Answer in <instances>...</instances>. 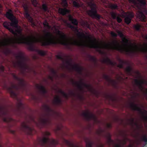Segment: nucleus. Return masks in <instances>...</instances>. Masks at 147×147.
<instances>
[{
  "mask_svg": "<svg viewBox=\"0 0 147 147\" xmlns=\"http://www.w3.org/2000/svg\"><path fill=\"white\" fill-rule=\"evenodd\" d=\"M10 50L8 48H7L5 50V51L4 52L5 53L6 55H7L9 54L10 53Z\"/></svg>",
  "mask_w": 147,
  "mask_h": 147,
  "instance_id": "nucleus-42",
  "label": "nucleus"
},
{
  "mask_svg": "<svg viewBox=\"0 0 147 147\" xmlns=\"http://www.w3.org/2000/svg\"><path fill=\"white\" fill-rule=\"evenodd\" d=\"M84 24H87V25L88 26V28H89V25H88V23L87 22H86V23H85Z\"/></svg>",
  "mask_w": 147,
  "mask_h": 147,
  "instance_id": "nucleus-61",
  "label": "nucleus"
},
{
  "mask_svg": "<svg viewBox=\"0 0 147 147\" xmlns=\"http://www.w3.org/2000/svg\"><path fill=\"white\" fill-rule=\"evenodd\" d=\"M146 92H145L146 94H147V88L146 89Z\"/></svg>",
  "mask_w": 147,
  "mask_h": 147,
  "instance_id": "nucleus-63",
  "label": "nucleus"
},
{
  "mask_svg": "<svg viewBox=\"0 0 147 147\" xmlns=\"http://www.w3.org/2000/svg\"><path fill=\"white\" fill-rule=\"evenodd\" d=\"M119 78H120V79H123V78L122 77H121V76H119Z\"/></svg>",
  "mask_w": 147,
  "mask_h": 147,
  "instance_id": "nucleus-64",
  "label": "nucleus"
},
{
  "mask_svg": "<svg viewBox=\"0 0 147 147\" xmlns=\"http://www.w3.org/2000/svg\"><path fill=\"white\" fill-rule=\"evenodd\" d=\"M62 100L58 96L56 97L54 101V103L57 105H60L62 103Z\"/></svg>",
  "mask_w": 147,
  "mask_h": 147,
  "instance_id": "nucleus-27",
  "label": "nucleus"
},
{
  "mask_svg": "<svg viewBox=\"0 0 147 147\" xmlns=\"http://www.w3.org/2000/svg\"><path fill=\"white\" fill-rule=\"evenodd\" d=\"M45 135L47 136H49L50 135V133L49 132H46L45 133Z\"/></svg>",
  "mask_w": 147,
  "mask_h": 147,
  "instance_id": "nucleus-51",
  "label": "nucleus"
},
{
  "mask_svg": "<svg viewBox=\"0 0 147 147\" xmlns=\"http://www.w3.org/2000/svg\"><path fill=\"white\" fill-rule=\"evenodd\" d=\"M98 147H104V145L100 144L98 146Z\"/></svg>",
  "mask_w": 147,
  "mask_h": 147,
  "instance_id": "nucleus-57",
  "label": "nucleus"
},
{
  "mask_svg": "<svg viewBox=\"0 0 147 147\" xmlns=\"http://www.w3.org/2000/svg\"><path fill=\"white\" fill-rule=\"evenodd\" d=\"M61 5L63 7L67 8L68 4L67 0H61Z\"/></svg>",
  "mask_w": 147,
  "mask_h": 147,
  "instance_id": "nucleus-31",
  "label": "nucleus"
},
{
  "mask_svg": "<svg viewBox=\"0 0 147 147\" xmlns=\"http://www.w3.org/2000/svg\"><path fill=\"white\" fill-rule=\"evenodd\" d=\"M51 72L53 75L55 76L57 75V72L56 70L53 69H51Z\"/></svg>",
  "mask_w": 147,
  "mask_h": 147,
  "instance_id": "nucleus-44",
  "label": "nucleus"
},
{
  "mask_svg": "<svg viewBox=\"0 0 147 147\" xmlns=\"http://www.w3.org/2000/svg\"><path fill=\"white\" fill-rule=\"evenodd\" d=\"M64 92L62 90L60 89V90H59V92L61 93V94H63V93H64Z\"/></svg>",
  "mask_w": 147,
  "mask_h": 147,
  "instance_id": "nucleus-52",
  "label": "nucleus"
},
{
  "mask_svg": "<svg viewBox=\"0 0 147 147\" xmlns=\"http://www.w3.org/2000/svg\"><path fill=\"white\" fill-rule=\"evenodd\" d=\"M32 4L35 6H37L38 4V2L36 0H31Z\"/></svg>",
  "mask_w": 147,
  "mask_h": 147,
  "instance_id": "nucleus-41",
  "label": "nucleus"
},
{
  "mask_svg": "<svg viewBox=\"0 0 147 147\" xmlns=\"http://www.w3.org/2000/svg\"><path fill=\"white\" fill-rule=\"evenodd\" d=\"M108 141L109 142H113V141L110 138H109L108 140Z\"/></svg>",
  "mask_w": 147,
  "mask_h": 147,
  "instance_id": "nucleus-55",
  "label": "nucleus"
},
{
  "mask_svg": "<svg viewBox=\"0 0 147 147\" xmlns=\"http://www.w3.org/2000/svg\"><path fill=\"white\" fill-rule=\"evenodd\" d=\"M134 82L135 85L141 90H142L143 88V85L146 84L147 83V82L146 80H139L138 79H135Z\"/></svg>",
  "mask_w": 147,
  "mask_h": 147,
  "instance_id": "nucleus-16",
  "label": "nucleus"
},
{
  "mask_svg": "<svg viewBox=\"0 0 147 147\" xmlns=\"http://www.w3.org/2000/svg\"><path fill=\"white\" fill-rule=\"evenodd\" d=\"M65 144L69 147H79V146L76 144H74L72 142H71L68 140H65Z\"/></svg>",
  "mask_w": 147,
  "mask_h": 147,
  "instance_id": "nucleus-26",
  "label": "nucleus"
},
{
  "mask_svg": "<svg viewBox=\"0 0 147 147\" xmlns=\"http://www.w3.org/2000/svg\"><path fill=\"white\" fill-rule=\"evenodd\" d=\"M79 97L80 99H82V96L80 95H79Z\"/></svg>",
  "mask_w": 147,
  "mask_h": 147,
  "instance_id": "nucleus-60",
  "label": "nucleus"
},
{
  "mask_svg": "<svg viewBox=\"0 0 147 147\" xmlns=\"http://www.w3.org/2000/svg\"><path fill=\"white\" fill-rule=\"evenodd\" d=\"M20 107H22L23 106V104L21 103H20Z\"/></svg>",
  "mask_w": 147,
  "mask_h": 147,
  "instance_id": "nucleus-59",
  "label": "nucleus"
},
{
  "mask_svg": "<svg viewBox=\"0 0 147 147\" xmlns=\"http://www.w3.org/2000/svg\"><path fill=\"white\" fill-rule=\"evenodd\" d=\"M70 94L72 96H75V94L73 91H71L70 92Z\"/></svg>",
  "mask_w": 147,
  "mask_h": 147,
  "instance_id": "nucleus-53",
  "label": "nucleus"
},
{
  "mask_svg": "<svg viewBox=\"0 0 147 147\" xmlns=\"http://www.w3.org/2000/svg\"><path fill=\"white\" fill-rule=\"evenodd\" d=\"M56 57L57 59L61 60L63 61H64V58L61 55H57L56 56Z\"/></svg>",
  "mask_w": 147,
  "mask_h": 147,
  "instance_id": "nucleus-40",
  "label": "nucleus"
},
{
  "mask_svg": "<svg viewBox=\"0 0 147 147\" xmlns=\"http://www.w3.org/2000/svg\"><path fill=\"white\" fill-rule=\"evenodd\" d=\"M130 108L133 110L139 111L142 115L143 119L145 122H147V111L144 110L143 111L142 109L138 105L134 102H131L129 105Z\"/></svg>",
  "mask_w": 147,
  "mask_h": 147,
  "instance_id": "nucleus-9",
  "label": "nucleus"
},
{
  "mask_svg": "<svg viewBox=\"0 0 147 147\" xmlns=\"http://www.w3.org/2000/svg\"><path fill=\"white\" fill-rule=\"evenodd\" d=\"M43 24L45 27L47 28L48 29H50L51 28V26L49 24L47 20H45Z\"/></svg>",
  "mask_w": 147,
  "mask_h": 147,
  "instance_id": "nucleus-37",
  "label": "nucleus"
},
{
  "mask_svg": "<svg viewBox=\"0 0 147 147\" xmlns=\"http://www.w3.org/2000/svg\"><path fill=\"white\" fill-rule=\"evenodd\" d=\"M127 138H125V139L123 140V145H124L125 144L127 143Z\"/></svg>",
  "mask_w": 147,
  "mask_h": 147,
  "instance_id": "nucleus-48",
  "label": "nucleus"
},
{
  "mask_svg": "<svg viewBox=\"0 0 147 147\" xmlns=\"http://www.w3.org/2000/svg\"><path fill=\"white\" fill-rule=\"evenodd\" d=\"M109 6V7L112 9H118V6L116 4H111Z\"/></svg>",
  "mask_w": 147,
  "mask_h": 147,
  "instance_id": "nucleus-32",
  "label": "nucleus"
},
{
  "mask_svg": "<svg viewBox=\"0 0 147 147\" xmlns=\"http://www.w3.org/2000/svg\"><path fill=\"white\" fill-rule=\"evenodd\" d=\"M16 57L18 60L17 63L21 69L22 73L24 74L26 72H29L30 70V68L25 62L26 59L24 53L22 52H20L19 55H16Z\"/></svg>",
  "mask_w": 147,
  "mask_h": 147,
  "instance_id": "nucleus-6",
  "label": "nucleus"
},
{
  "mask_svg": "<svg viewBox=\"0 0 147 147\" xmlns=\"http://www.w3.org/2000/svg\"><path fill=\"white\" fill-rule=\"evenodd\" d=\"M73 4L74 6L76 7L79 8L81 6L79 3L76 1H74L73 2Z\"/></svg>",
  "mask_w": 147,
  "mask_h": 147,
  "instance_id": "nucleus-36",
  "label": "nucleus"
},
{
  "mask_svg": "<svg viewBox=\"0 0 147 147\" xmlns=\"http://www.w3.org/2000/svg\"><path fill=\"white\" fill-rule=\"evenodd\" d=\"M110 34L113 37H116L117 36V35L116 33L112 31L111 32Z\"/></svg>",
  "mask_w": 147,
  "mask_h": 147,
  "instance_id": "nucleus-45",
  "label": "nucleus"
},
{
  "mask_svg": "<svg viewBox=\"0 0 147 147\" xmlns=\"http://www.w3.org/2000/svg\"><path fill=\"white\" fill-rule=\"evenodd\" d=\"M72 83L73 85L76 86L81 91H82L83 90V86L90 90H91V86L90 85L85 84L82 82V81L78 82H75L73 80H72Z\"/></svg>",
  "mask_w": 147,
  "mask_h": 147,
  "instance_id": "nucleus-13",
  "label": "nucleus"
},
{
  "mask_svg": "<svg viewBox=\"0 0 147 147\" xmlns=\"http://www.w3.org/2000/svg\"><path fill=\"white\" fill-rule=\"evenodd\" d=\"M31 120H32L34 123H36V122L35 121V120L33 118H31Z\"/></svg>",
  "mask_w": 147,
  "mask_h": 147,
  "instance_id": "nucleus-58",
  "label": "nucleus"
},
{
  "mask_svg": "<svg viewBox=\"0 0 147 147\" xmlns=\"http://www.w3.org/2000/svg\"><path fill=\"white\" fill-rule=\"evenodd\" d=\"M93 143L90 141H87L86 142V147H92Z\"/></svg>",
  "mask_w": 147,
  "mask_h": 147,
  "instance_id": "nucleus-39",
  "label": "nucleus"
},
{
  "mask_svg": "<svg viewBox=\"0 0 147 147\" xmlns=\"http://www.w3.org/2000/svg\"><path fill=\"white\" fill-rule=\"evenodd\" d=\"M145 38L147 40V34L145 36Z\"/></svg>",
  "mask_w": 147,
  "mask_h": 147,
  "instance_id": "nucleus-62",
  "label": "nucleus"
},
{
  "mask_svg": "<svg viewBox=\"0 0 147 147\" xmlns=\"http://www.w3.org/2000/svg\"><path fill=\"white\" fill-rule=\"evenodd\" d=\"M106 126L108 128H111L112 127V124L111 123H107Z\"/></svg>",
  "mask_w": 147,
  "mask_h": 147,
  "instance_id": "nucleus-47",
  "label": "nucleus"
},
{
  "mask_svg": "<svg viewBox=\"0 0 147 147\" xmlns=\"http://www.w3.org/2000/svg\"><path fill=\"white\" fill-rule=\"evenodd\" d=\"M9 114V111L4 105H0V117L6 116Z\"/></svg>",
  "mask_w": 147,
  "mask_h": 147,
  "instance_id": "nucleus-15",
  "label": "nucleus"
},
{
  "mask_svg": "<svg viewBox=\"0 0 147 147\" xmlns=\"http://www.w3.org/2000/svg\"><path fill=\"white\" fill-rule=\"evenodd\" d=\"M141 140L144 142L145 145L147 144V135L146 134L144 135L141 137Z\"/></svg>",
  "mask_w": 147,
  "mask_h": 147,
  "instance_id": "nucleus-33",
  "label": "nucleus"
},
{
  "mask_svg": "<svg viewBox=\"0 0 147 147\" xmlns=\"http://www.w3.org/2000/svg\"><path fill=\"white\" fill-rule=\"evenodd\" d=\"M49 78L52 81H53V76H49Z\"/></svg>",
  "mask_w": 147,
  "mask_h": 147,
  "instance_id": "nucleus-54",
  "label": "nucleus"
},
{
  "mask_svg": "<svg viewBox=\"0 0 147 147\" xmlns=\"http://www.w3.org/2000/svg\"><path fill=\"white\" fill-rule=\"evenodd\" d=\"M130 124L133 126L135 125L136 126L137 128L138 129H140V125L137 122H134V118H131L129 119Z\"/></svg>",
  "mask_w": 147,
  "mask_h": 147,
  "instance_id": "nucleus-24",
  "label": "nucleus"
},
{
  "mask_svg": "<svg viewBox=\"0 0 147 147\" xmlns=\"http://www.w3.org/2000/svg\"><path fill=\"white\" fill-rule=\"evenodd\" d=\"M62 95L66 98L67 99H68L69 98V95L68 94L65 92H64V93H63Z\"/></svg>",
  "mask_w": 147,
  "mask_h": 147,
  "instance_id": "nucleus-46",
  "label": "nucleus"
},
{
  "mask_svg": "<svg viewBox=\"0 0 147 147\" xmlns=\"http://www.w3.org/2000/svg\"><path fill=\"white\" fill-rule=\"evenodd\" d=\"M6 16L11 22V23L5 22L3 23L4 27L8 29L11 33L17 37L14 39H6L4 42H0V46L5 47L11 44L12 46L15 47V44H24L28 45L29 50L34 51L42 56H44L46 55V52L40 50L35 48L34 44L39 43L42 46H48L51 45H55L58 43L64 45H67V44L62 40L57 41L55 40L52 38V35L49 32L46 31V34L45 37L42 39L37 38L31 33V35L27 38L22 34L21 30H17L14 31L11 26L16 28L18 27V21L16 17L12 13L11 10L7 12L6 13Z\"/></svg>",
  "mask_w": 147,
  "mask_h": 147,
  "instance_id": "nucleus-1",
  "label": "nucleus"
},
{
  "mask_svg": "<svg viewBox=\"0 0 147 147\" xmlns=\"http://www.w3.org/2000/svg\"><path fill=\"white\" fill-rule=\"evenodd\" d=\"M42 9L45 11L49 12V10L47 5L46 3H43L42 6Z\"/></svg>",
  "mask_w": 147,
  "mask_h": 147,
  "instance_id": "nucleus-30",
  "label": "nucleus"
},
{
  "mask_svg": "<svg viewBox=\"0 0 147 147\" xmlns=\"http://www.w3.org/2000/svg\"><path fill=\"white\" fill-rule=\"evenodd\" d=\"M23 8L24 10V15L26 18L29 22L31 23L32 26L33 27L36 26L35 23L34 22L32 17L29 14V11L28 6L26 4H24L23 5Z\"/></svg>",
  "mask_w": 147,
  "mask_h": 147,
  "instance_id": "nucleus-12",
  "label": "nucleus"
},
{
  "mask_svg": "<svg viewBox=\"0 0 147 147\" xmlns=\"http://www.w3.org/2000/svg\"><path fill=\"white\" fill-rule=\"evenodd\" d=\"M118 35L122 38V41L124 43V47L120 46L118 42L115 41L113 44L110 43L104 42L102 46H101L98 41L94 38V42L89 45L81 44V45L88 46L89 48H93L100 54H103L105 52L101 49H103L109 50H117L121 53L124 54L128 56H131L133 54L138 52H140L143 53H147V45L145 47L139 48L137 45L133 44L131 42L129 44V40L126 38L123 33L121 31H117Z\"/></svg>",
  "mask_w": 147,
  "mask_h": 147,
  "instance_id": "nucleus-2",
  "label": "nucleus"
},
{
  "mask_svg": "<svg viewBox=\"0 0 147 147\" xmlns=\"http://www.w3.org/2000/svg\"><path fill=\"white\" fill-rule=\"evenodd\" d=\"M88 57L90 61H92L95 63H96L97 60L94 57L88 55Z\"/></svg>",
  "mask_w": 147,
  "mask_h": 147,
  "instance_id": "nucleus-28",
  "label": "nucleus"
},
{
  "mask_svg": "<svg viewBox=\"0 0 147 147\" xmlns=\"http://www.w3.org/2000/svg\"><path fill=\"white\" fill-rule=\"evenodd\" d=\"M103 78L106 80L110 83L111 85L114 87H116L117 82L116 80L111 79L109 76L107 75L104 74L103 76Z\"/></svg>",
  "mask_w": 147,
  "mask_h": 147,
  "instance_id": "nucleus-18",
  "label": "nucleus"
},
{
  "mask_svg": "<svg viewBox=\"0 0 147 147\" xmlns=\"http://www.w3.org/2000/svg\"><path fill=\"white\" fill-rule=\"evenodd\" d=\"M82 115L87 121H90L92 120L95 122L97 121V118L96 116L93 114L90 113L88 111L83 112Z\"/></svg>",
  "mask_w": 147,
  "mask_h": 147,
  "instance_id": "nucleus-14",
  "label": "nucleus"
},
{
  "mask_svg": "<svg viewBox=\"0 0 147 147\" xmlns=\"http://www.w3.org/2000/svg\"><path fill=\"white\" fill-rule=\"evenodd\" d=\"M132 71V68L130 66L127 67L125 69V71L129 75L131 74V71Z\"/></svg>",
  "mask_w": 147,
  "mask_h": 147,
  "instance_id": "nucleus-35",
  "label": "nucleus"
},
{
  "mask_svg": "<svg viewBox=\"0 0 147 147\" xmlns=\"http://www.w3.org/2000/svg\"><path fill=\"white\" fill-rule=\"evenodd\" d=\"M29 123V121H28L23 122L21 125V129L26 134L32 135L33 134V132L36 131L33 127L30 126Z\"/></svg>",
  "mask_w": 147,
  "mask_h": 147,
  "instance_id": "nucleus-10",
  "label": "nucleus"
},
{
  "mask_svg": "<svg viewBox=\"0 0 147 147\" xmlns=\"http://www.w3.org/2000/svg\"><path fill=\"white\" fill-rule=\"evenodd\" d=\"M43 107L45 112L39 118L38 121L43 125L45 126L51 123V117L52 115L51 113H54V111L47 105H44Z\"/></svg>",
  "mask_w": 147,
  "mask_h": 147,
  "instance_id": "nucleus-5",
  "label": "nucleus"
},
{
  "mask_svg": "<svg viewBox=\"0 0 147 147\" xmlns=\"http://www.w3.org/2000/svg\"><path fill=\"white\" fill-rule=\"evenodd\" d=\"M58 12L60 14L64 16L67 13H69L70 11L67 9V8H59L58 9Z\"/></svg>",
  "mask_w": 147,
  "mask_h": 147,
  "instance_id": "nucleus-20",
  "label": "nucleus"
},
{
  "mask_svg": "<svg viewBox=\"0 0 147 147\" xmlns=\"http://www.w3.org/2000/svg\"><path fill=\"white\" fill-rule=\"evenodd\" d=\"M116 19L117 20V22L119 23H121L122 21V20L121 18L119 16H118L116 18Z\"/></svg>",
  "mask_w": 147,
  "mask_h": 147,
  "instance_id": "nucleus-43",
  "label": "nucleus"
},
{
  "mask_svg": "<svg viewBox=\"0 0 147 147\" xmlns=\"http://www.w3.org/2000/svg\"><path fill=\"white\" fill-rule=\"evenodd\" d=\"M134 28L135 30L137 31L140 32L142 30H143L144 27L141 25L137 24L134 26Z\"/></svg>",
  "mask_w": 147,
  "mask_h": 147,
  "instance_id": "nucleus-25",
  "label": "nucleus"
},
{
  "mask_svg": "<svg viewBox=\"0 0 147 147\" xmlns=\"http://www.w3.org/2000/svg\"><path fill=\"white\" fill-rule=\"evenodd\" d=\"M67 26L68 27L77 32V35L79 37L82 38L81 41L80 42L77 40H74L72 42H69L68 41V38L66 35L63 32L58 30L57 31V33L60 36V38L57 40L55 39L54 36L50 33L53 35L52 38L55 40L57 41L62 40V41L66 43L67 44V45H64L60 44L58 43L56 45H56L58 44H60L66 46L68 48H69L70 45H72L79 47H87L89 48L88 46L81 45V44H85L86 45L90 44L92 43V42H93L94 40H92L91 38L89 36H86L84 33L79 32L78 29V27L74 26L69 23L67 24Z\"/></svg>",
  "mask_w": 147,
  "mask_h": 147,
  "instance_id": "nucleus-3",
  "label": "nucleus"
},
{
  "mask_svg": "<svg viewBox=\"0 0 147 147\" xmlns=\"http://www.w3.org/2000/svg\"><path fill=\"white\" fill-rule=\"evenodd\" d=\"M38 143L43 147H50L58 144V142L53 139H51L48 138L44 137L39 139Z\"/></svg>",
  "mask_w": 147,
  "mask_h": 147,
  "instance_id": "nucleus-8",
  "label": "nucleus"
},
{
  "mask_svg": "<svg viewBox=\"0 0 147 147\" xmlns=\"http://www.w3.org/2000/svg\"><path fill=\"white\" fill-rule=\"evenodd\" d=\"M115 147H122V146L120 144H117L116 145Z\"/></svg>",
  "mask_w": 147,
  "mask_h": 147,
  "instance_id": "nucleus-56",
  "label": "nucleus"
},
{
  "mask_svg": "<svg viewBox=\"0 0 147 147\" xmlns=\"http://www.w3.org/2000/svg\"><path fill=\"white\" fill-rule=\"evenodd\" d=\"M137 7L139 9L138 13V16L140 19V20L142 21L145 22L146 20V17L145 14L147 15V9L146 8H144L143 9H141L142 7H145L146 4L145 6H141L140 7H138L140 6V5L139 4V3L137 2V3L136 4Z\"/></svg>",
  "mask_w": 147,
  "mask_h": 147,
  "instance_id": "nucleus-11",
  "label": "nucleus"
},
{
  "mask_svg": "<svg viewBox=\"0 0 147 147\" xmlns=\"http://www.w3.org/2000/svg\"><path fill=\"white\" fill-rule=\"evenodd\" d=\"M102 62L107 64H109L112 66H114L116 64V63H114L108 57L102 60Z\"/></svg>",
  "mask_w": 147,
  "mask_h": 147,
  "instance_id": "nucleus-21",
  "label": "nucleus"
},
{
  "mask_svg": "<svg viewBox=\"0 0 147 147\" xmlns=\"http://www.w3.org/2000/svg\"><path fill=\"white\" fill-rule=\"evenodd\" d=\"M13 120V119L10 117H5L3 118V121L6 122H9Z\"/></svg>",
  "mask_w": 147,
  "mask_h": 147,
  "instance_id": "nucleus-38",
  "label": "nucleus"
},
{
  "mask_svg": "<svg viewBox=\"0 0 147 147\" xmlns=\"http://www.w3.org/2000/svg\"><path fill=\"white\" fill-rule=\"evenodd\" d=\"M68 18L69 21L71 22L73 24L76 26L78 25V20L74 18L71 15H69Z\"/></svg>",
  "mask_w": 147,
  "mask_h": 147,
  "instance_id": "nucleus-23",
  "label": "nucleus"
},
{
  "mask_svg": "<svg viewBox=\"0 0 147 147\" xmlns=\"http://www.w3.org/2000/svg\"><path fill=\"white\" fill-rule=\"evenodd\" d=\"M12 76L15 80L19 82V83L16 84L12 83L11 86L7 87V89L11 96L13 98H16L17 95L14 90L16 91H24L26 90V86L24 80L20 78L14 74H12Z\"/></svg>",
  "mask_w": 147,
  "mask_h": 147,
  "instance_id": "nucleus-4",
  "label": "nucleus"
},
{
  "mask_svg": "<svg viewBox=\"0 0 147 147\" xmlns=\"http://www.w3.org/2000/svg\"><path fill=\"white\" fill-rule=\"evenodd\" d=\"M111 15L112 18L114 19H116L117 16V14L113 11H111L110 13Z\"/></svg>",
  "mask_w": 147,
  "mask_h": 147,
  "instance_id": "nucleus-34",
  "label": "nucleus"
},
{
  "mask_svg": "<svg viewBox=\"0 0 147 147\" xmlns=\"http://www.w3.org/2000/svg\"><path fill=\"white\" fill-rule=\"evenodd\" d=\"M66 63L69 65L71 66L72 67V69L76 71L79 74H82L83 69L82 67L79 66L78 65L76 64L73 65H72L71 63L68 61H66Z\"/></svg>",
  "mask_w": 147,
  "mask_h": 147,
  "instance_id": "nucleus-17",
  "label": "nucleus"
},
{
  "mask_svg": "<svg viewBox=\"0 0 147 147\" xmlns=\"http://www.w3.org/2000/svg\"><path fill=\"white\" fill-rule=\"evenodd\" d=\"M107 98H109L111 99H112V100L113 101L115 100V98H113L112 96H111L110 95H107Z\"/></svg>",
  "mask_w": 147,
  "mask_h": 147,
  "instance_id": "nucleus-49",
  "label": "nucleus"
},
{
  "mask_svg": "<svg viewBox=\"0 0 147 147\" xmlns=\"http://www.w3.org/2000/svg\"><path fill=\"white\" fill-rule=\"evenodd\" d=\"M134 17V15L133 13L132 12L129 13L125 17V22L127 24H129L131 22L132 18Z\"/></svg>",
  "mask_w": 147,
  "mask_h": 147,
  "instance_id": "nucleus-19",
  "label": "nucleus"
},
{
  "mask_svg": "<svg viewBox=\"0 0 147 147\" xmlns=\"http://www.w3.org/2000/svg\"><path fill=\"white\" fill-rule=\"evenodd\" d=\"M88 4L90 9L87 11L88 15L93 18H96L97 20H99L101 16L97 13V6L93 2V0H91Z\"/></svg>",
  "mask_w": 147,
  "mask_h": 147,
  "instance_id": "nucleus-7",
  "label": "nucleus"
},
{
  "mask_svg": "<svg viewBox=\"0 0 147 147\" xmlns=\"http://www.w3.org/2000/svg\"><path fill=\"white\" fill-rule=\"evenodd\" d=\"M4 67L3 66L1 65L0 67V70L2 72H3L4 71Z\"/></svg>",
  "mask_w": 147,
  "mask_h": 147,
  "instance_id": "nucleus-50",
  "label": "nucleus"
},
{
  "mask_svg": "<svg viewBox=\"0 0 147 147\" xmlns=\"http://www.w3.org/2000/svg\"><path fill=\"white\" fill-rule=\"evenodd\" d=\"M119 60L120 63L117 65V67L120 68H123V64L125 63V62L120 59H119Z\"/></svg>",
  "mask_w": 147,
  "mask_h": 147,
  "instance_id": "nucleus-29",
  "label": "nucleus"
},
{
  "mask_svg": "<svg viewBox=\"0 0 147 147\" xmlns=\"http://www.w3.org/2000/svg\"><path fill=\"white\" fill-rule=\"evenodd\" d=\"M37 87L40 90L42 95L45 96V94L47 92V91L45 87L42 85H37Z\"/></svg>",
  "mask_w": 147,
  "mask_h": 147,
  "instance_id": "nucleus-22",
  "label": "nucleus"
}]
</instances>
